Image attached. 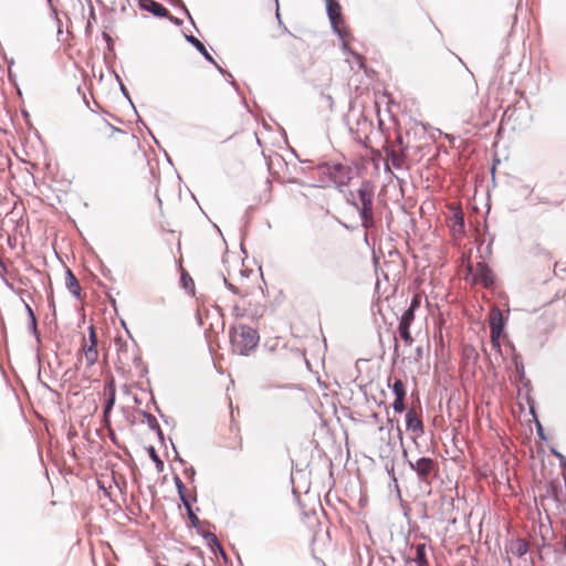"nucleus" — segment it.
Returning a JSON list of instances; mask_svg holds the SVG:
<instances>
[{
  "label": "nucleus",
  "instance_id": "32",
  "mask_svg": "<svg viewBox=\"0 0 566 566\" xmlns=\"http://www.w3.org/2000/svg\"><path fill=\"white\" fill-rule=\"evenodd\" d=\"M392 165H394L395 167H397V168H398V167H400V164H399V161H397V159H396V158H394V159H392Z\"/></svg>",
  "mask_w": 566,
  "mask_h": 566
},
{
  "label": "nucleus",
  "instance_id": "40",
  "mask_svg": "<svg viewBox=\"0 0 566 566\" xmlns=\"http://www.w3.org/2000/svg\"><path fill=\"white\" fill-rule=\"evenodd\" d=\"M0 266H1V268L3 266V263H2V261H1V260H0Z\"/></svg>",
  "mask_w": 566,
  "mask_h": 566
},
{
  "label": "nucleus",
  "instance_id": "17",
  "mask_svg": "<svg viewBox=\"0 0 566 566\" xmlns=\"http://www.w3.org/2000/svg\"><path fill=\"white\" fill-rule=\"evenodd\" d=\"M391 388L395 394V397H405L406 396L405 386L400 379L395 380Z\"/></svg>",
  "mask_w": 566,
  "mask_h": 566
},
{
  "label": "nucleus",
  "instance_id": "23",
  "mask_svg": "<svg viewBox=\"0 0 566 566\" xmlns=\"http://www.w3.org/2000/svg\"><path fill=\"white\" fill-rule=\"evenodd\" d=\"M25 307H27V311L29 313V316H30V319H31V324H32L33 328L35 329L36 321H35L34 313H33L32 308L28 304L25 305Z\"/></svg>",
  "mask_w": 566,
  "mask_h": 566
},
{
  "label": "nucleus",
  "instance_id": "21",
  "mask_svg": "<svg viewBox=\"0 0 566 566\" xmlns=\"http://www.w3.org/2000/svg\"><path fill=\"white\" fill-rule=\"evenodd\" d=\"M403 400H405V397H396L395 398V401L392 403V408L396 412H402L403 409H405V403H403Z\"/></svg>",
  "mask_w": 566,
  "mask_h": 566
},
{
  "label": "nucleus",
  "instance_id": "35",
  "mask_svg": "<svg viewBox=\"0 0 566 566\" xmlns=\"http://www.w3.org/2000/svg\"><path fill=\"white\" fill-rule=\"evenodd\" d=\"M181 280H184V285H187L188 279H186L185 275L181 276Z\"/></svg>",
  "mask_w": 566,
  "mask_h": 566
},
{
  "label": "nucleus",
  "instance_id": "20",
  "mask_svg": "<svg viewBox=\"0 0 566 566\" xmlns=\"http://www.w3.org/2000/svg\"><path fill=\"white\" fill-rule=\"evenodd\" d=\"M527 552V543L524 542V541H518L516 543V546H515V551L514 553L517 555V556H523L524 554H526Z\"/></svg>",
  "mask_w": 566,
  "mask_h": 566
},
{
  "label": "nucleus",
  "instance_id": "33",
  "mask_svg": "<svg viewBox=\"0 0 566 566\" xmlns=\"http://www.w3.org/2000/svg\"><path fill=\"white\" fill-rule=\"evenodd\" d=\"M104 40L111 41V36L107 33H103Z\"/></svg>",
  "mask_w": 566,
  "mask_h": 566
},
{
  "label": "nucleus",
  "instance_id": "7",
  "mask_svg": "<svg viewBox=\"0 0 566 566\" xmlns=\"http://www.w3.org/2000/svg\"><path fill=\"white\" fill-rule=\"evenodd\" d=\"M409 467L416 471L420 480H427V478L434 470V462L430 458H420L416 462L409 461Z\"/></svg>",
  "mask_w": 566,
  "mask_h": 566
},
{
  "label": "nucleus",
  "instance_id": "16",
  "mask_svg": "<svg viewBox=\"0 0 566 566\" xmlns=\"http://www.w3.org/2000/svg\"><path fill=\"white\" fill-rule=\"evenodd\" d=\"M115 403V389L113 386V382L109 384V397L106 400L105 408H104V416L107 417L109 411L113 409V406Z\"/></svg>",
  "mask_w": 566,
  "mask_h": 566
},
{
  "label": "nucleus",
  "instance_id": "24",
  "mask_svg": "<svg viewBox=\"0 0 566 566\" xmlns=\"http://www.w3.org/2000/svg\"><path fill=\"white\" fill-rule=\"evenodd\" d=\"M187 511H188V516L191 520L192 524L196 525L199 522V520H198L197 515L193 513V511L191 510V505H189V509H187Z\"/></svg>",
  "mask_w": 566,
  "mask_h": 566
},
{
  "label": "nucleus",
  "instance_id": "37",
  "mask_svg": "<svg viewBox=\"0 0 566 566\" xmlns=\"http://www.w3.org/2000/svg\"><path fill=\"white\" fill-rule=\"evenodd\" d=\"M355 57L357 59L358 63L361 65V57L359 55H355Z\"/></svg>",
  "mask_w": 566,
  "mask_h": 566
},
{
  "label": "nucleus",
  "instance_id": "6",
  "mask_svg": "<svg viewBox=\"0 0 566 566\" xmlns=\"http://www.w3.org/2000/svg\"><path fill=\"white\" fill-rule=\"evenodd\" d=\"M473 279L483 286L489 287L494 283V274L490 268L483 263H478L474 269L471 268Z\"/></svg>",
  "mask_w": 566,
  "mask_h": 566
},
{
  "label": "nucleus",
  "instance_id": "4",
  "mask_svg": "<svg viewBox=\"0 0 566 566\" xmlns=\"http://www.w3.org/2000/svg\"><path fill=\"white\" fill-rule=\"evenodd\" d=\"M490 331H491V343L496 352L501 350L500 337L504 328L502 312L494 307L490 313Z\"/></svg>",
  "mask_w": 566,
  "mask_h": 566
},
{
  "label": "nucleus",
  "instance_id": "27",
  "mask_svg": "<svg viewBox=\"0 0 566 566\" xmlns=\"http://www.w3.org/2000/svg\"><path fill=\"white\" fill-rule=\"evenodd\" d=\"M223 281L233 293H238V290L232 284H229L227 279H223Z\"/></svg>",
  "mask_w": 566,
  "mask_h": 566
},
{
  "label": "nucleus",
  "instance_id": "36",
  "mask_svg": "<svg viewBox=\"0 0 566 566\" xmlns=\"http://www.w3.org/2000/svg\"><path fill=\"white\" fill-rule=\"evenodd\" d=\"M181 280H184V285H187L188 279H186L185 275L181 276Z\"/></svg>",
  "mask_w": 566,
  "mask_h": 566
},
{
  "label": "nucleus",
  "instance_id": "25",
  "mask_svg": "<svg viewBox=\"0 0 566 566\" xmlns=\"http://www.w3.org/2000/svg\"><path fill=\"white\" fill-rule=\"evenodd\" d=\"M419 301L417 298H413L409 308H413V311L418 307Z\"/></svg>",
  "mask_w": 566,
  "mask_h": 566
},
{
  "label": "nucleus",
  "instance_id": "19",
  "mask_svg": "<svg viewBox=\"0 0 566 566\" xmlns=\"http://www.w3.org/2000/svg\"><path fill=\"white\" fill-rule=\"evenodd\" d=\"M463 226H464L463 214L461 211H457L454 213L453 231H462Z\"/></svg>",
  "mask_w": 566,
  "mask_h": 566
},
{
  "label": "nucleus",
  "instance_id": "26",
  "mask_svg": "<svg viewBox=\"0 0 566 566\" xmlns=\"http://www.w3.org/2000/svg\"><path fill=\"white\" fill-rule=\"evenodd\" d=\"M553 453L559 460V462L565 461L566 458L562 453H559L557 451H553Z\"/></svg>",
  "mask_w": 566,
  "mask_h": 566
},
{
  "label": "nucleus",
  "instance_id": "12",
  "mask_svg": "<svg viewBox=\"0 0 566 566\" xmlns=\"http://www.w3.org/2000/svg\"><path fill=\"white\" fill-rule=\"evenodd\" d=\"M84 358L87 366H93L98 359L97 346L87 345L83 346Z\"/></svg>",
  "mask_w": 566,
  "mask_h": 566
},
{
  "label": "nucleus",
  "instance_id": "5",
  "mask_svg": "<svg viewBox=\"0 0 566 566\" xmlns=\"http://www.w3.org/2000/svg\"><path fill=\"white\" fill-rule=\"evenodd\" d=\"M326 2V11L328 19L331 21L332 28L335 33H337L339 36L344 38V34L339 28V24L342 23L340 19V6L336 0H325Z\"/></svg>",
  "mask_w": 566,
  "mask_h": 566
},
{
  "label": "nucleus",
  "instance_id": "2",
  "mask_svg": "<svg viewBox=\"0 0 566 566\" xmlns=\"http://www.w3.org/2000/svg\"><path fill=\"white\" fill-rule=\"evenodd\" d=\"M232 350L239 355H249L259 343L255 329L247 325L233 327L230 333Z\"/></svg>",
  "mask_w": 566,
  "mask_h": 566
},
{
  "label": "nucleus",
  "instance_id": "31",
  "mask_svg": "<svg viewBox=\"0 0 566 566\" xmlns=\"http://www.w3.org/2000/svg\"><path fill=\"white\" fill-rule=\"evenodd\" d=\"M560 467L564 470V472L566 473V459H565V461H560Z\"/></svg>",
  "mask_w": 566,
  "mask_h": 566
},
{
  "label": "nucleus",
  "instance_id": "13",
  "mask_svg": "<svg viewBox=\"0 0 566 566\" xmlns=\"http://www.w3.org/2000/svg\"><path fill=\"white\" fill-rule=\"evenodd\" d=\"M66 286L73 295L80 296V284L71 270L66 271Z\"/></svg>",
  "mask_w": 566,
  "mask_h": 566
},
{
  "label": "nucleus",
  "instance_id": "1",
  "mask_svg": "<svg viewBox=\"0 0 566 566\" xmlns=\"http://www.w3.org/2000/svg\"><path fill=\"white\" fill-rule=\"evenodd\" d=\"M347 200L359 212L361 226L365 229L374 227V189L371 185L364 181L358 188L357 193L350 192Z\"/></svg>",
  "mask_w": 566,
  "mask_h": 566
},
{
  "label": "nucleus",
  "instance_id": "11",
  "mask_svg": "<svg viewBox=\"0 0 566 566\" xmlns=\"http://www.w3.org/2000/svg\"><path fill=\"white\" fill-rule=\"evenodd\" d=\"M187 41L190 42L203 56L207 61L214 64L220 72H222V69L217 64L214 59L209 54L206 46L193 35L186 36Z\"/></svg>",
  "mask_w": 566,
  "mask_h": 566
},
{
  "label": "nucleus",
  "instance_id": "28",
  "mask_svg": "<svg viewBox=\"0 0 566 566\" xmlns=\"http://www.w3.org/2000/svg\"><path fill=\"white\" fill-rule=\"evenodd\" d=\"M209 537L211 538V542L219 546L217 537L213 534H209Z\"/></svg>",
  "mask_w": 566,
  "mask_h": 566
},
{
  "label": "nucleus",
  "instance_id": "15",
  "mask_svg": "<svg viewBox=\"0 0 566 566\" xmlns=\"http://www.w3.org/2000/svg\"><path fill=\"white\" fill-rule=\"evenodd\" d=\"M413 319H415L413 308H408L407 311H405V313L402 314V316L400 318L399 327L410 328Z\"/></svg>",
  "mask_w": 566,
  "mask_h": 566
},
{
  "label": "nucleus",
  "instance_id": "22",
  "mask_svg": "<svg viewBox=\"0 0 566 566\" xmlns=\"http://www.w3.org/2000/svg\"><path fill=\"white\" fill-rule=\"evenodd\" d=\"M87 345L97 346V337H96V333H95V329H94L93 326L90 327V335H88V344Z\"/></svg>",
  "mask_w": 566,
  "mask_h": 566
},
{
  "label": "nucleus",
  "instance_id": "30",
  "mask_svg": "<svg viewBox=\"0 0 566 566\" xmlns=\"http://www.w3.org/2000/svg\"><path fill=\"white\" fill-rule=\"evenodd\" d=\"M149 424L153 427V423H157L156 419L153 416H149L148 418Z\"/></svg>",
  "mask_w": 566,
  "mask_h": 566
},
{
  "label": "nucleus",
  "instance_id": "3",
  "mask_svg": "<svg viewBox=\"0 0 566 566\" xmlns=\"http://www.w3.org/2000/svg\"><path fill=\"white\" fill-rule=\"evenodd\" d=\"M318 169L338 189L346 187L355 176V170L343 164H323Z\"/></svg>",
  "mask_w": 566,
  "mask_h": 566
},
{
  "label": "nucleus",
  "instance_id": "14",
  "mask_svg": "<svg viewBox=\"0 0 566 566\" xmlns=\"http://www.w3.org/2000/svg\"><path fill=\"white\" fill-rule=\"evenodd\" d=\"M175 484L182 504L186 506V509H189L190 502L185 494V484L179 476H175Z\"/></svg>",
  "mask_w": 566,
  "mask_h": 566
},
{
  "label": "nucleus",
  "instance_id": "10",
  "mask_svg": "<svg viewBox=\"0 0 566 566\" xmlns=\"http://www.w3.org/2000/svg\"><path fill=\"white\" fill-rule=\"evenodd\" d=\"M415 557H408L407 563L413 562L417 566H429L427 556V545L424 543L415 545Z\"/></svg>",
  "mask_w": 566,
  "mask_h": 566
},
{
  "label": "nucleus",
  "instance_id": "18",
  "mask_svg": "<svg viewBox=\"0 0 566 566\" xmlns=\"http://www.w3.org/2000/svg\"><path fill=\"white\" fill-rule=\"evenodd\" d=\"M398 329L401 339L406 343V345L410 346L413 342V338L411 337L409 328L398 327Z\"/></svg>",
  "mask_w": 566,
  "mask_h": 566
},
{
  "label": "nucleus",
  "instance_id": "39",
  "mask_svg": "<svg viewBox=\"0 0 566 566\" xmlns=\"http://www.w3.org/2000/svg\"><path fill=\"white\" fill-rule=\"evenodd\" d=\"M538 432H539V434H542V427H541V424H538Z\"/></svg>",
  "mask_w": 566,
  "mask_h": 566
},
{
  "label": "nucleus",
  "instance_id": "29",
  "mask_svg": "<svg viewBox=\"0 0 566 566\" xmlns=\"http://www.w3.org/2000/svg\"><path fill=\"white\" fill-rule=\"evenodd\" d=\"M151 457H153V459H154L156 462H158V463H160V464H161V461L158 459V457L156 455V453H155V451H154V450L151 451Z\"/></svg>",
  "mask_w": 566,
  "mask_h": 566
},
{
  "label": "nucleus",
  "instance_id": "34",
  "mask_svg": "<svg viewBox=\"0 0 566 566\" xmlns=\"http://www.w3.org/2000/svg\"><path fill=\"white\" fill-rule=\"evenodd\" d=\"M181 280H184V285H187L188 279H186L185 275L181 276Z\"/></svg>",
  "mask_w": 566,
  "mask_h": 566
},
{
  "label": "nucleus",
  "instance_id": "38",
  "mask_svg": "<svg viewBox=\"0 0 566 566\" xmlns=\"http://www.w3.org/2000/svg\"><path fill=\"white\" fill-rule=\"evenodd\" d=\"M120 88H122V92H123L125 95H127V92H126V88L124 87V85H122V86H120Z\"/></svg>",
  "mask_w": 566,
  "mask_h": 566
},
{
  "label": "nucleus",
  "instance_id": "9",
  "mask_svg": "<svg viewBox=\"0 0 566 566\" xmlns=\"http://www.w3.org/2000/svg\"><path fill=\"white\" fill-rule=\"evenodd\" d=\"M406 424L407 429L411 430L417 436H421L423 433L422 421L413 409L408 410L406 413Z\"/></svg>",
  "mask_w": 566,
  "mask_h": 566
},
{
  "label": "nucleus",
  "instance_id": "8",
  "mask_svg": "<svg viewBox=\"0 0 566 566\" xmlns=\"http://www.w3.org/2000/svg\"><path fill=\"white\" fill-rule=\"evenodd\" d=\"M140 8L151 12L155 17L165 18L169 15V11L155 0H139Z\"/></svg>",
  "mask_w": 566,
  "mask_h": 566
}]
</instances>
